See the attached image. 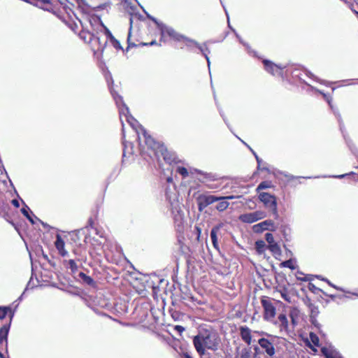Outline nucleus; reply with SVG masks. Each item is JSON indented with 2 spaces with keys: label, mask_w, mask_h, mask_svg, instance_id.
<instances>
[{
  "label": "nucleus",
  "mask_w": 358,
  "mask_h": 358,
  "mask_svg": "<svg viewBox=\"0 0 358 358\" xmlns=\"http://www.w3.org/2000/svg\"><path fill=\"white\" fill-rule=\"evenodd\" d=\"M279 292L280 293L281 297L285 300L286 301L289 303H292V296L289 293L287 288H283L280 290H279Z\"/></svg>",
  "instance_id": "obj_28"
},
{
  "label": "nucleus",
  "mask_w": 358,
  "mask_h": 358,
  "mask_svg": "<svg viewBox=\"0 0 358 358\" xmlns=\"http://www.w3.org/2000/svg\"><path fill=\"white\" fill-rule=\"evenodd\" d=\"M275 325L279 330V332L282 334L289 335L292 332L290 324L289 323L287 315L284 313H280L277 318L273 319V321L271 322Z\"/></svg>",
  "instance_id": "obj_8"
},
{
  "label": "nucleus",
  "mask_w": 358,
  "mask_h": 358,
  "mask_svg": "<svg viewBox=\"0 0 358 358\" xmlns=\"http://www.w3.org/2000/svg\"><path fill=\"white\" fill-rule=\"evenodd\" d=\"M0 357L1 358H3V354L1 352H0Z\"/></svg>",
  "instance_id": "obj_57"
},
{
  "label": "nucleus",
  "mask_w": 358,
  "mask_h": 358,
  "mask_svg": "<svg viewBox=\"0 0 358 358\" xmlns=\"http://www.w3.org/2000/svg\"><path fill=\"white\" fill-rule=\"evenodd\" d=\"M300 312L297 308H292L289 310V316L292 321V325L293 327L297 325V321L299 320Z\"/></svg>",
  "instance_id": "obj_21"
},
{
  "label": "nucleus",
  "mask_w": 358,
  "mask_h": 358,
  "mask_svg": "<svg viewBox=\"0 0 358 358\" xmlns=\"http://www.w3.org/2000/svg\"><path fill=\"white\" fill-rule=\"evenodd\" d=\"M353 11L356 14V15L358 17V11L356 10H353Z\"/></svg>",
  "instance_id": "obj_55"
},
{
  "label": "nucleus",
  "mask_w": 358,
  "mask_h": 358,
  "mask_svg": "<svg viewBox=\"0 0 358 358\" xmlns=\"http://www.w3.org/2000/svg\"><path fill=\"white\" fill-rule=\"evenodd\" d=\"M305 303L308 307L309 310L310 312V317L311 319L316 318L320 312L318 309V306H316L315 304L311 302L310 299L307 298L306 301H305Z\"/></svg>",
  "instance_id": "obj_18"
},
{
  "label": "nucleus",
  "mask_w": 358,
  "mask_h": 358,
  "mask_svg": "<svg viewBox=\"0 0 358 358\" xmlns=\"http://www.w3.org/2000/svg\"><path fill=\"white\" fill-rule=\"evenodd\" d=\"M266 241L268 243V245L272 244V243H275L273 236L271 233H266Z\"/></svg>",
  "instance_id": "obj_38"
},
{
  "label": "nucleus",
  "mask_w": 358,
  "mask_h": 358,
  "mask_svg": "<svg viewBox=\"0 0 358 358\" xmlns=\"http://www.w3.org/2000/svg\"><path fill=\"white\" fill-rule=\"evenodd\" d=\"M108 35L110 37V41L113 47L117 50H122V46L121 45L120 41L116 39L110 33L108 32Z\"/></svg>",
  "instance_id": "obj_26"
},
{
  "label": "nucleus",
  "mask_w": 358,
  "mask_h": 358,
  "mask_svg": "<svg viewBox=\"0 0 358 358\" xmlns=\"http://www.w3.org/2000/svg\"><path fill=\"white\" fill-rule=\"evenodd\" d=\"M131 24H132V20H131V27H130L129 31L128 36H127V43H128L127 50L132 48V47H138V45H141V47H143V45H152L157 44L155 39H152L151 41H148V42L140 41L139 43H136L135 41H133L132 38H131V29H132Z\"/></svg>",
  "instance_id": "obj_14"
},
{
  "label": "nucleus",
  "mask_w": 358,
  "mask_h": 358,
  "mask_svg": "<svg viewBox=\"0 0 358 358\" xmlns=\"http://www.w3.org/2000/svg\"><path fill=\"white\" fill-rule=\"evenodd\" d=\"M220 229V226H215L212 228L210 231V238L213 246L215 249L219 250V245H218V241H217V232L219 231Z\"/></svg>",
  "instance_id": "obj_20"
},
{
  "label": "nucleus",
  "mask_w": 358,
  "mask_h": 358,
  "mask_svg": "<svg viewBox=\"0 0 358 358\" xmlns=\"http://www.w3.org/2000/svg\"><path fill=\"white\" fill-rule=\"evenodd\" d=\"M272 187L271 185V182H269V181H264L262 182H261L257 188V192H259L262 189H268V188H271Z\"/></svg>",
  "instance_id": "obj_31"
},
{
  "label": "nucleus",
  "mask_w": 358,
  "mask_h": 358,
  "mask_svg": "<svg viewBox=\"0 0 358 358\" xmlns=\"http://www.w3.org/2000/svg\"><path fill=\"white\" fill-rule=\"evenodd\" d=\"M203 358H210V357H203Z\"/></svg>",
  "instance_id": "obj_63"
},
{
  "label": "nucleus",
  "mask_w": 358,
  "mask_h": 358,
  "mask_svg": "<svg viewBox=\"0 0 358 358\" xmlns=\"http://www.w3.org/2000/svg\"><path fill=\"white\" fill-rule=\"evenodd\" d=\"M195 229L197 233V239L199 240L200 236H201V233L202 232V229L199 226H196Z\"/></svg>",
  "instance_id": "obj_43"
},
{
  "label": "nucleus",
  "mask_w": 358,
  "mask_h": 358,
  "mask_svg": "<svg viewBox=\"0 0 358 358\" xmlns=\"http://www.w3.org/2000/svg\"><path fill=\"white\" fill-rule=\"evenodd\" d=\"M104 34L102 33L101 36L98 33L97 34H91V45L93 49L96 47L97 50L102 49L105 47L106 41L103 37Z\"/></svg>",
  "instance_id": "obj_15"
},
{
  "label": "nucleus",
  "mask_w": 358,
  "mask_h": 358,
  "mask_svg": "<svg viewBox=\"0 0 358 358\" xmlns=\"http://www.w3.org/2000/svg\"><path fill=\"white\" fill-rule=\"evenodd\" d=\"M176 172L182 175L183 178H185L189 175V172L185 166H178Z\"/></svg>",
  "instance_id": "obj_35"
},
{
  "label": "nucleus",
  "mask_w": 358,
  "mask_h": 358,
  "mask_svg": "<svg viewBox=\"0 0 358 358\" xmlns=\"http://www.w3.org/2000/svg\"><path fill=\"white\" fill-rule=\"evenodd\" d=\"M126 118H127V121L128 122V123L136 131L137 140H138V145H141V129H139V127H142V126L140 125L139 122L136 119L132 117L131 116H127Z\"/></svg>",
  "instance_id": "obj_17"
},
{
  "label": "nucleus",
  "mask_w": 358,
  "mask_h": 358,
  "mask_svg": "<svg viewBox=\"0 0 358 358\" xmlns=\"http://www.w3.org/2000/svg\"><path fill=\"white\" fill-rule=\"evenodd\" d=\"M69 267L71 268V270L73 271L75 267H76V263L73 260L71 259L69 262Z\"/></svg>",
  "instance_id": "obj_45"
},
{
  "label": "nucleus",
  "mask_w": 358,
  "mask_h": 358,
  "mask_svg": "<svg viewBox=\"0 0 358 358\" xmlns=\"http://www.w3.org/2000/svg\"><path fill=\"white\" fill-rule=\"evenodd\" d=\"M55 247H56L57 250L59 251V253L62 257H65L67 255L68 252L64 249V242L59 235H57V239L55 241Z\"/></svg>",
  "instance_id": "obj_19"
},
{
  "label": "nucleus",
  "mask_w": 358,
  "mask_h": 358,
  "mask_svg": "<svg viewBox=\"0 0 358 358\" xmlns=\"http://www.w3.org/2000/svg\"><path fill=\"white\" fill-rule=\"evenodd\" d=\"M194 48L199 49L203 55L205 57V58L207 60V62H209V59L208 57V54L210 52V51H209L208 48H207V46L206 45H203L202 46V45H200V43H199L197 42V44L194 45Z\"/></svg>",
  "instance_id": "obj_25"
},
{
  "label": "nucleus",
  "mask_w": 358,
  "mask_h": 358,
  "mask_svg": "<svg viewBox=\"0 0 358 358\" xmlns=\"http://www.w3.org/2000/svg\"><path fill=\"white\" fill-rule=\"evenodd\" d=\"M308 289L310 292H312L314 294H317L319 292H322L324 294H325L327 296H329L331 299H334L335 298V295L328 294L325 293L322 289L317 287L314 284H313L311 282L308 283Z\"/></svg>",
  "instance_id": "obj_23"
},
{
  "label": "nucleus",
  "mask_w": 358,
  "mask_h": 358,
  "mask_svg": "<svg viewBox=\"0 0 358 358\" xmlns=\"http://www.w3.org/2000/svg\"><path fill=\"white\" fill-rule=\"evenodd\" d=\"M84 229H82L78 231L79 234H81V233H83L84 232Z\"/></svg>",
  "instance_id": "obj_54"
},
{
  "label": "nucleus",
  "mask_w": 358,
  "mask_h": 358,
  "mask_svg": "<svg viewBox=\"0 0 358 358\" xmlns=\"http://www.w3.org/2000/svg\"><path fill=\"white\" fill-rule=\"evenodd\" d=\"M153 157H156L157 159L162 157L164 160L169 164L175 162L174 155L171 152H169L167 148L163 144L161 145L160 148L157 150Z\"/></svg>",
  "instance_id": "obj_11"
},
{
  "label": "nucleus",
  "mask_w": 358,
  "mask_h": 358,
  "mask_svg": "<svg viewBox=\"0 0 358 358\" xmlns=\"http://www.w3.org/2000/svg\"><path fill=\"white\" fill-rule=\"evenodd\" d=\"M10 324L3 325L0 329V348L3 349V348L5 346L7 347L8 341H7V337L10 329Z\"/></svg>",
  "instance_id": "obj_16"
},
{
  "label": "nucleus",
  "mask_w": 358,
  "mask_h": 358,
  "mask_svg": "<svg viewBox=\"0 0 358 358\" xmlns=\"http://www.w3.org/2000/svg\"><path fill=\"white\" fill-rule=\"evenodd\" d=\"M337 358H343V357L340 355H338Z\"/></svg>",
  "instance_id": "obj_61"
},
{
  "label": "nucleus",
  "mask_w": 358,
  "mask_h": 358,
  "mask_svg": "<svg viewBox=\"0 0 358 358\" xmlns=\"http://www.w3.org/2000/svg\"><path fill=\"white\" fill-rule=\"evenodd\" d=\"M78 278L80 280H82L87 285H90V276L87 275L85 273L81 271L79 272L78 274Z\"/></svg>",
  "instance_id": "obj_33"
},
{
  "label": "nucleus",
  "mask_w": 358,
  "mask_h": 358,
  "mask_svg": "<svg viewBox=\"0 0 358 358\" xmlns=\"http://www.w3.org/2000/svg\"><path fill=\"white\" fill-rule=\"evenodd\" d=\"M266 217V215L263 211H255L254 213H246L241 215L239 219L243 222L245 223H253L259 220L264 219Z\"/></svg>",
  "instance_id": "obj_10"
},
{
  "label": "nucleus",
  "mask_w": 358,
  "mask_h": 358,
  "mask_svg": "<svg viewBox=\"0 0 358 358\" xmlns=\"http://www.w3.org/2000/svg\"><path fill=\"white\" fill-rule=\"evenodd\" d=\"M90 282H91V287H93L95 284V282H94V280L92 278H91Z\"/></svg>",
  "instance_id": "obj_53"
},
{
  "label": "nucleus",
  "mask_w": 358,
  "mask_h": 358,
  "mask_svg": "<svg viewBox=\"0 0 358 358\" xmlns=\"http://www.w3.org/2000/svg\"><path fill=\"white\" fill-rule=\"evenodd\" d=\"M252 350L250 348H244L241 350L239 358H251Z\"/></svg>",
  "instance_id": "obj_30"
},
{
  "label": "nucleus",
  "mask_w": 358,
  "mask_h": 358,
  "mask_svg": "<svg viewBox=\"0 0 358 358\" xmlns=\"http://www.w3.org/2000/svg\"><path fill=\"white\" fill-rule=\"evenodd\" d=\"M98 245H99V246H101V245H102V242H101V241H100L99 242V244H98Z\"/></svg>",
  "instance_id": "obj_58"
},
{
  "label": "nucleus",
  "mask_w": 358,
  "mask_h": 358,
  "mask_svg": "<svg viewBox=\"0 0 358 358\" xmlns=\"http://www.w3.org/2000/svg\"><path fill=\"white\" fill-rule=\"evenodd\" d=\"M91 19H92L94 22H96V21L100 22L101 26L103 27L106 28L105 26L103 25V22H101V19L98 16L94 15V14H91Z\"/></svg>",
  "instance_id": "obj_42"
},
{
  "label": "nucleus",
  "mask_w": 358,
  "mask_h": 358,
  "mask_svg": "<svg viewBox=\"0 0 358 358\" xmlns=\"http://www.w3.org/2000/svg\"><path fill=\"white\" fill-rule=\"evenodd\" d=\"M221 338L219 334L212 329H201L197 335L193 337V345L200 356L206 353V350L215 352L219 350Z\"/></svg>",
  "instance_id": "obj_1"
},
{
  "label": "nucleus",
  "mask_w": 358,
  "mask_h": 358,
  "mask_svg": "<svg viewBox=\"0 0 358 358\" xmlns=\"http://www.w3.org/2000/svg\"><path fill=\"white\" fill-rule=\"evenodd\" d=\"M280 266H282V267H287V268H289L291 269H295V268H296L295 266H294V263L292 259H288V260L282 262L280 264Z\"/></svg>",
  "instance_id": "obj_34"
},
{
  "label": "nucleus",
  "mask_w": 358,
  "mask_h": 358,
  "mask_svg": "<svg viewBox=\"0 0 358 358\" xmlns=\"http://www.w3.org/2000/svg\"><path fill=\"white\" fill-rule=\"evenodd\" d=\"M267 248L273 253V254H280V248L278 245L277 242H273L271 245H268Z\"/></svg>",
  "instance_id": "obj_29"
},
{
  "label": "nucleus",
  "mask_w": 358,
  "mask_h": 358,
  "mask_svg": "<svg viewBox=\"0 0 358 358\" xmlns=\"http://www.w3.org/2000/svg\"><path fill=\"white\" fill-rule=\"evenodd\" d=\"M345 177H349L351 180L353 182H358V172L351 171L350 173L336 175L334 176V178L342 179L345 178Z\"/></svg>",
  "instance_id": "obj_22"
},
{
  "label": "nucleus",
  "mask_w": 358,
  "mask_h": 358,
  "mask_svg": "<svg viewBox=\"0 0 358 358\" xmlns=\"http://www.w3.org/2000/svg\"><path fill=\"white\" fill-rule=\"evenodd\" d=\"M238 332L241 338L247 345H250L252 339V331L246 325H242L238 327Z\"/></svg>",
  "instance_id": "obj_12"
},
{
  "label": "nucleus",
  "mask_w": 358,
  "mask_h": 358,
  "mask_svg": "<svg viewBox=\"0 0 358 358\" xmlns=\"http://www.w3.org/2000/svg\"><path fill=\"white\" fill-rule=\"evenodd\" d=\"M261 303L263 308V318L267 322L273 321L277 315L275 302L268 296L261 298Z\"/></svg>",
  "instance_id": "obj_4"
},
{
  "label": "nucleus",
  "mask_w": 358,
  "mask_h": 358,
  "mask_svg": "<svg viewBox=\"0 0 358 358\" xmlns=\"http://www.w3.org/2000/svg\"><path fill=\"white\" fill-rule=\"evenodd\" d=\"M253 229L256 232H262L265 230L274 231L276 230V227L273 220H267L254 225Z\"/></svg>",
  "instance_id": "obj_13"
},
{
  "label": "nucleus",
  "mask_w": 358,
  "mask_h": 358,
  "mask_svg": "<svg viewBox=\"0 0 358 358\" xmlns=\"http://www.w3.org/2000/svg\"><path fill=\"white\" fill-rule=\"evenodd\" d=\"M181 357L182 358H193V357L188 352H182L181 354Z\"/></svg>",
  "instance_id": "obj_49"
},
{
  "label": "nucleus",
  "mask_w": 358,
  "mask_h": 358,
  "mask_svg": "<svg viewBox=\"0 0 358 358\" xmlns=\"http://www.w3.org/2000/svg\"><path fill=\"white\" fill-rule=\"evenodd\" d=\"M234 196H217L212 194H201L196 197L198 210L202 212L208 205L222 199H233Z\"/></svg>",
  "instance_id": "obj_6"
},
{
  "label": "nucleus",
  "mask_w": 358,
  "mask_h": 358,
  "mask_svg": "<svg viewBox=\"0 0 358 358\" xmlns=\"http://www.w3.org/2000/svg\"><path fill=\"white\" fill-rule=\"evenodd\" d=\"M94 229V231H96V233H97V234H99V233H98V231H97V229Z\"/></svg>",
  "instance_id": "obj_62"
},
{
  "label": "nucleus",
  "mask_w": 358,
  "mask_h": 358,
  "mask_svg": "<svg viewBox=\"0 0 358 358\" xmlns=\"http://www.w3.org/2000/svg\"><path fill=\"white\" fill-rule=\"evenodd\" d=\"M80 298L85 301V303H86V305L87 306H89V304H88V299H89V295L86 293H84L83 292H81L80 295Z\"/></svg>",
  "instance_id": "obj_40"
},
{
  "label": "nucleus",
  "mask_w": 358,
  "mask_h": 358,
  "mask_svg": "<svg viewBox=\"0 0 358 358\" xmlns=\"http://www.w3.org/2000/svg\"><path fill=\"white\" fill-rule=\"evenodd\" d=\"M308 76H311L312 74L310 73H307Z\"/></svg>",
  "instance_id": "obj_60"
},
{
  "label": "nucleus",
  "mask_w": 358,
  "mask_h": 358,
  "mask_svg": "<svg viewBox=\"0 0 358 358\" xmlns=\"http://www.w3.org/2000/svg\"><path fill=\"white\" fill-rule=\"evenodd\" d=\"M319 92L322 95V96L324 97V99L329 103V106L330 107H332V105H331V101H332V98L330 95L327 94H325L321 91H319Z\"/></svg>",
  "instance_id": "obj_39"
},
{
  "label": "nucleus",
  "mask_w": 358,
  "mask_h": 358,
  "mask_svg": "<svg viewBox=\"0 0 358 358\" xmlns=\"http://www.w3.org/2000/svg\"><path fill=\"white\" fill-rule=\"evenodd\" d=\"M255 333L263 335L266 334L267 336V338H265V337H262V338L258 340V343L261 348L264 350V352L268 357H272L275 353V340L278 339V336L269 334L268 333H266L263 331H255Z\"/></svg>",
  "instance_id": "obj_5"
},
{
  "label": "nucleus",
  "mask_w": 358,
  "mask_h": 358,
  "mask_svg": "<svg viewBox=\"0 0 358 358\" xmlns=\"http://www.w3.org/2000/svg\"><path fill=\"white\" fill-rule=\"evenodd\" d=\"M100 237H101V238L104 239V238H103V235H102V234H100Z\"/></svg>",
  "instance_id": "obj_59"
},
{
  "label": "nucleus",
  "mask_w": 358,
  "mask_h": 358,
  "mask_svg": "<svg viewBox=\"0 0 358 358\" xmlns=\"http://www.w3.org/2000/svg\"><path fill=\"white\" fill-rule=\"evenodd\" d=\"M259 199L264 203L266 208L271 210V212L274 216L275 220L279 218V215L277 208L276 197L274 195L270 194L267 192H261L259 194Z\"/></svg>",
  "instance_id": "obj_7"
},
{
  "label": "nucleus",
  "mask_w": 358,
  "mask_h": 358,
  "mask_svg": "<svg viewBox=\"0 0 358 358\" xmlns=\"http://www.w3.org/2000/svg\"><path fill=\"white\" fill-rule=\"evenodd\" d=\"M255 157L257 159V161L259 164V165L260 164V162H261V159H259V157L257 156V155H255Z\"/></svg>",
  "instance_id": "obj_51"
},
{
  "label": "nucleus",
  "mask_w": 358,
  "mask_h": 358,
  "mask_svg": "<svg viewBox=\"0 0 358 358\" xmlns=\"http://www.w3.org/2000/svg\"><path fill=\"white\" fill-rule=\"evenodd\" d=\"M28 210H29V208L25 205V207L22 208L21 209V213L29 220V221L31 223V224H34V220L33 218L30 216V215L29 214V212Z\"/></svg>",
  "instance_id": "obj_32"
},
{
  "label": "nucleus",
  "mask_w": 358,
  "mask_h": 358,
  "mask_svg": "<svg viewBox=\"0 0 358 358\" xmlns=\"http://www.w3.org/2000/svg\"><path fill=\"white\" fill-rule=\"evenodd\" d=\"M262 63L264 66V70L268 73L274 76L281 77L284 79V70L287 67L286 65L276 64L268 59H264Z\"/></svg>",
  "instance_id": "obj_9"
},
{
  "label": "nucleus",
  "mask_w": 358,
  "mask_h": 358,
  "mask_svg": "<svg viewBox=\"0 0 358 358\" xmlns=\"http://www.w3.org/2000/svg\"><path fill=\"white\" fill-rule=\"evenodd\" d=\"M11 203L16 208H18L20 206V203L17 199H13Z\"/></svg>",
  "instance_id": "obj_50"
},
{
  "label": "nucleus",
  "mask_w": 358,
  "mask_h": 358,
  "mask_svg": "<svg viewBox=\"0 0 358 358\" xmlns=\"http://www.w3.org/2000/svg\"><path fill=\"white\" fill-rule=\"evenodd\" d=\"M92 225H93V223H92V222L91 221V224H90L91 229H94Z\"/></svg>",
  "instance_id": "obj_56"
},
{
  "label": "nucleus",
  "mask_w": 358,
  "mask_h": 358,
  "mask_svg": "<svg viewBox=\"0 0 358 358\" xmlns=\"http://www.w3.org/2000/svg\"><path fill=\"white\" fill-rule=\"evenodd\" d=\"M218 201L219 202L216 206V210H219L220 212H223V210L227 209L229 206V203L227 201V199H222Z\"/></svg>",
  "instance_id": "obj_27"
},
{
  "label": "nucleus",
  "mask_w": 358,
  "mask_h": 358,
  "mask_svg": "<svg viewBox=\"0 0 358 358\" xmlns=\"http://www.w3.org/2000/svg\"><path fill=\"white\" fill-rule=\"evenodd\" d=\"M321 279L323 281L327 282L331 287H334V288H335V289H336L338 290H341V289H340V288L337 287L336 286H335L334 285L331 284L328 279H326V278H321Z\"/></svg>",
  "instance_id": "obj_44"
},
{
  "label": "nucleus",
  "mask_w": 358,
  "mask_h": 358,
  "mask_svg": "<svg viewBox=\"0 0 358 358\" xmlns=\"http://www.w3.org/2000/svg\"><path fill=\"white\" fill-rule=\"evenodd\" d=\"M8 311H11L9 307H1L0 306V320H3L6 317Z\"/></svg>",
  "instance_id": "obj_36"
},
{
  "label": "nucleus",
  "mask_w": 358,
  "mask_h": 358,
  "mask_svg": "<svg viewBox=\"0 0 358 358\" xmlns=\"http://www.w3.org/2000/svg\"><path fill=\"white\" fill-rule=\"evenodd\" d=\"M89 35V32L88 31H81L80 34H79V37L83 39L85 42H87L86 41V39H87V36Z\"/></svg>",
  "instance_id": "obj_41"
},
{
  "label": "nucleus",
  "mask_w": 358,
  "mask_h": 358,
  "mask_svg": "<svg viewBox=\"0 0 358 358\" xmlns=\"http://www.w3.org/2000/svg\"><path fill=\"white\" fill-rule=\"evenodd\" d=\"M268 246L265 244L264 241H257L255 242V249L259 254H263L265 252Z\"/></svg>",
  "instance_id": "obj_24"
},
{
  "label": "nucleus",
  "mask_w": 358,
  "mask_h": 358,
  "mask_svg": "<svg viewBox=\"0 0 358 358\" xmlns=\"http://www.w3.org/2000/svg\"><path fill=\"white\" fill-rule=\"evenodd\" d=\"M157 25L160 30L161 41H165L166 37L169 36L171 40L178 43L177 47L179 48L183 49L185 48L189 51H194V46L197 44V41L178 33L171 27L158 23Z\"/></svg>",
  "instance_id": "obj_2"
},
{
  "label": "nucleus",
  "mask_w": 358,
  "mask_h": 358,
  "mask_svg": "<svg viewBox=\"0 0 358 358\" xmlns=\"http://www.w3.org/2000/svg\"><path fill=\"white\" fill-rule=\"evenodd\" d=\"M337 357H338V355L334 354L332 352H329V353L326 354L327 358H337Z\"/></svg>",
  "instance_id": "obj_48"
},
{
  "label": "nucleus",
  "mask_w": 358,
  "mask_h": 358,
  "mask_svg": "<svg viewBox=\"0 0 358 358\" xmlns=\"http://www.w3.org/2000/svg\"><path fill=\"white\" fill-rule=\"evenodd\" d=\"M174 329H176L178 332L181 333V332H182L185 330V328L182 326H180V325H176L174 327Z\"/></svg>",
  "instance_id": "obj_46"
},
{
  "label": "nucleus",
  "mask_w": 358,
  "mask_h": 358,
  "mask_svg": "<svg viewBox=\"0 0 358 358\" xmlns=\"http://www.w3.org/2000/svg\"><path fill=\"white\" fill-rule=\"evenodd\" d=\"M281 228H282V231H283L285 233V229H286V226H281Z\"/></svg>",
  "instance_id": "obj_52"
},
{
  "label": "nucleus",
  "mask_w": 358,
  "mask_h": 358,
  "mask_svg": "<svg viewBox=\"0 0 358 358\" xmlns=\"http://www.w3.org/2000/svg\"><path fill=\"white\" fill-rule=\"evenodd\" d=\"M298 279L301 281H303V282H307V281H310L312 280V278L310 276H307V275L304 276L303 278L298 277Z\"/></svg>",
  "instance_id": "obj_47"
},
{
  "label": "nucleus",
  "mask_w": 358,
  "mask_h": 358,
  "mask_svg": "<svg viewBox=\"0 0 358 358\" xmlns=\"http://www.w3.org/2000/svg\"><path fill=\"white\" fill-rule=\"evenodd\" d=\"M138 129L141 131L140 137L141 138V136H143L144 143L147 147L148 150H150L151 151V153H149L148 151L145 150V148H143L141 152L143 155H145V153L147 152L148 155L152 158L157 152V150L160 148L162 144L155 141V139L153 137L148 134V133L143 127H138ZM140 146H141V144L140 145Z\"/></svg>",
  "instance_id": "obj_3"
},
{
  "label": "nucleus",
  "mask_w": 358,
  "mask_h": 358,
  "mask_svg": "<svg viewBox=\"0 0 358 358\" xmlns=\"http://www.w3.org/2000/svg\"><path fill=\"white\" fill-rule=\"evenodd\" d=\"M110 3L105 2L103 3H101V4L97 5V6H91V10H97V9H104V8H106L108 6H110Z\"/></svg>",
  "instance_id": "obj_37"
}]
</instances>
